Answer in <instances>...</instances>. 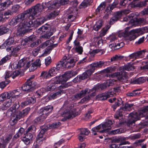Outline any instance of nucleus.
Instances as JSON below:
<instances>
[{"label": "nucleus", "mask_w": 148, "mask_h": 148, "mask_svg": "<svg viewBox=\"0 0 148 148\" xmlns=\"http://www.w3.org/2000/svg\"><path fill=\"white\" fill-rule=\"evenodd\" d=\"M59 112L63 117L61 121H65L73 119L78 115V112L67 101H65Z\"/></svg>", "instance_id": "nucleus-2"}, {"label": "nucleus", "mask_w": 148, "mask_h": 148, "mask_svg": "<svg viewBox=\"0 0 148 148\" xmlns=\"http://www.w3.org/2000/svg\"><path fill=\"white\" fill-rule=\"evenodd\" d=\"M134 16L133 13H132L128 16H126L123 19V21H128V24L131 23L132 25L134 22V21L133 20V18Z\"/></svg>", "instance_id": "nucleus-27"}, {"label": "nucleus", "mask_w": 148, "mask_h": 148, "mask_svg": "<svg viewBox=\"0 0 148 148\" xmlns=\"http://www.w3.org/2000/svg\"><path fill=\"white\" fill-rule=\"evenodd\" d=\"M40 76L43 78L46 79L51 78L49 72L45 71H43L41 72Z\"/></svg>", "instance_id": "nucleus-50"}, {"label": "nucleus", "mask_w": 148, "mask_h": 148, "mask_svg": "<svg viewBox=\"0 0 148 148\" xmlns=\"http://www.w3.org/2000/svg\"><path fill=\"white\" fill-rule=\"evenodd\" d=\"M33 138L32 134H28L27 135H25L22 140L26 145H27L30 143V141L32 140Z\"/></svg>", "instance_id": "nucleus-25"}, {"label": "nucleus", "mask_w": 148, "mask_h": 148, "mask_svg": "<svg viewBox=\"0 0 148 148\" xmlns=\"http://www.w3.org/2000/svg\"><path fill=\"white\" fill-rule=\"evenodd\" d=\"M93 72L90 69L87 70L82 75H79L81 76L82 80L86 79L90 77Z\"/></svg>", "instance_id": "nucleus-26"}, {"label": "nucleus", "mask_w": 148, "mask_h": 148, "mask_svg": "<svg viewBox=\"0 0 148 148\" xmlns=\"http://www.w3.org/2000/svg\"><path fill=\"white\" fill-rule=\"evenodd\" d=\"M145 81V77H141L132 81L131 83L133 84H141Z\"/></svg>", "instance_id": "nucleus-30"}, {"label": "nucleus", "mask_w": 148, "mask_h": 148, "mask_svg": "<svg viewBox=\"0 0 148 148\" xmlns=\"http://www.w3.org/2000/svg\"><path fill=\"white\" fill-rule=\"evenodd\" d=\"M48 29V27L45 26H42L40 28L37 30V32L38 33L40 34H42L43 32H47V31Z\"/></svg>", "instance_id": "nucleus-47"}, {"label": "nucleus", "mask_w": 148, "mask_h": 148, "mask_svg": "<svg viewBox=\"0 0 148 148\" xmlns=\"http://www.w3.org/2000/svg\"><path fill=\"white\" fill-rule=\"evenodd\" d=\"M53 33L51 32H47L44 35L41 36H40V38H44L45 39H48L50 38V37L53 35Z\"/></svg>", "instance_id": "nucleus-53"}, {"label": "nucleus", "mask_w": 148, "mask_h": 148, "mask_svg": "<svg viewBox=\"0 0 148 148\" xmlns=\"http://www.w3.org/2000/svg\"><path fill=\"white\" fill-rule=\"evenodd\" d=\"M37 87L36 82L28 81L21 87V89L23 91H28L32 88H36Z\"/></svg>", "instance_id": "nucleus-10"}, {"label": "nucleus", "mask_w": 148, "mask_h": 148, "mask_svg": "<svg viewBox=\"0 0 148 148\" xmlns=\"http://www.w3.org/2000/svg\"><path fill=\"white\" fill-rule=\"evenodd\" d=\"M46 131L47 129L45 128H43L41 130L36 138L37 143H41V142L42 140L43 135Z\"/></svg>", "instance_id": "nucleus-24"}, {"label": "nucleus", "mask_w": 148, "mask_h": 148, "mask_svg": "<svg viewBox=\"0 0 148 148\" xmlns=\"http://www.w3.org/2000/svg\"><path fill=\"white\" fill-rule=\"evenodd\" d=\"M47 20V18H46L44 17H40L38 18L35 22V23L38 25H39L43 24L44 22Z\"/></svg>", "instance_id": "nucleus-43"}, {"label": "nucleus", "mask_w": 148, "mask_h": 148, "mask_svg": "<svg viewBox=\"0 0 148 148\" xmlns=\"http://www.w3.org/2000/svg\"><path fill=\"white\" fill-rule=\"evenodd\" d=\"M11 56L10 55H7L3 58L0 61V65H1L5 63L8 60L10 59Z\"/></svg>", "instance_id": "nucleus-49"}, {"label": "nucleus", "mask_w": 148, "mask_h": 148, "mask_svg": "<svg viewBox=\"0 0 148 148\" xmlns=\"http://www.w3.org/2000/svg\"><path fill=\"white\" fill-rule=\"evenodd\" d=\"M42 10L41 5L38 4L32 8L29 9L24 12L28 19L30 21L33 19L35 17H36L40 15Z\"/></svg>", "instance_id": "nucleus-4"}, {"label": "nucleus", "mask_w": 148, "mask_h": 148, "mask_svg": "<svg viewBox=\"0 0 148 148\" xmlns=\"http://www.w3.org/2000/svg\"><path fill=\"white\" fill-rule=\"evenodd\" d=\"M52 47H48L45 50V51L42 54L43 56H47L48 54L50 53L51 52V50L53 48Z\"/></svg>", "instance_id": "nucleus-59"}, {"label": "nucleus", "mask_w": 148, "mask_h": 148, "mask_svg": "<svg viewBox=\"0 0 148 148\" xmlns=\"http://www.w3.org/2000/svg\"><path fill=\"white\" fill-rule=\"evenodd\" d=\"M69 0H60L59 1H54L55 5L56 6V8H58L61 5H63L66 4L68 3Z\"/></svg>", "instance_id": "nucleus-32"}, {"label": "nucleus", "mask_w": 148, "mask_h": 148, "mask_svg": "<svg viewBox=\"0 0 148 148\" xmlns=\"http://www.w3.org/2000/svg\"><path fill=\"white\" fill-rule=\"evenodd\" d=\"M64 142V140L63 139L60 140L57 143H56L54 144L55 148H57L59 147L60 145L62 144Z\"/></svg>", "instance_id": "nucleus-63"}, {"label": "nucleus", "mask_w": 148, "mask_h": 148, "mask_svg": "<svg viewBox=\"0 0 148 148\" xmlns=\"http://www.w3.org/2000/svg\"><path fill=\"white\" fill-rule=\"evenodd\" d=\"M29 110V109L26 108L23 110L22 111H19L18 112H16V114H13V116L11 117V125H13L15 124L21 117L27 115Z\"/></svg>", "instance_id": "nucleus-6"}, {"label": "nucleus", "mask_w": 148, "mask_h": 148, "mask_svg": "<svg viewBox=\"0 0 148 148\" xmlns=\"http://www.w3.org/2000/svg\"><path fill=\"white\" fill-rule=\"evenodd\" d=\"M134 69V66L130 64L124 66L123 68L124 70L128 71L132 70Z\"/></svg>", "instance_id": "nucleus-54"}, {"label": "nucleus", "mask_w": 148, "mask_h": 148, "mask_svg": "<svg viewBox=\"0 0 148 148\" xmlns=\"http://www.w3.org/2000/svg\"><path fill=\"white\" fill-rule=\"evenodd\" d=\"M55 3L54 1L42 3L41 6L42 9L48 8L49 9L52 10L56 8V6L55 5Z\"/></svg>", "instance_id": "nucleus-18"}, {"label": "nucleus", "mask_w": 148, "mask_h": 148, "mask_svg": "<svg viewBox=\"0 0 148 148\" xmlns=\"http://www.w3.org/2000/svg\"><path fill=\"white\" fill-rule=\"evenodd\" d=\"M113 94L114 92L112 91H108L98 95L96 96V98L99 100H105L108 98L113 97Z\"/></svg>", "instance_id": "nucleus-11"}, {"label": "nucleus", "mask_w": 148, "mask_h": 148, "mask_svg": "<svg viewBox=\"0 0 148 148\" xmlns=\"http://www.w3.org/2000/svg\"><path fill=\"white\" fill-rule=\"evenodd\" d=\"M73 43L75 51L80 54H82L83 49L82 47L80 45L79 42L76 40L74 41Z\"/></svg>", "instance_id": "nucleus-20"}, {"label": "nucleus", "mask_w": 148, "mask_h": 148, "mask_svg": "<svg viewBox=\"0 0 148 148\" xmlns=\"http://www.w3.org/2000/svg\"><path fill=\"white\" fill-rule=\"evenodd\" d=\"M19 92L17 90H15L12 91L5 92L0 95V102H3L6 99H9L19 95Z\"/></svg>", "instance_id": "nucleus-7"}, {"label": "nucleus", "mask_w": 148, "mask_h": 148, "mask_svg": "<svg viewBox=\"0 0 148 148\" xmlns=\"http://www.w3.org/2000/svg\"><path fill=\"white\" fill-rule=\"evenodd\" d=\"M36 39V36L34 35H31L25 38L24 39V41L25 43H29L34 41Z\"/></svg>", "instance_id": "nucleus-37"}, {"label": "nucleus", "mask_w": 148, "mask_h": 148, "mask_svg": "<svg viewBox=\"0 0 148 148\" xmlns=\"http://www.w3.org/2000/svg\"><path fill=\"white\" fill-rule=\"evenodd\" d=\"M12 71H7L5 72V79L8 78L10 77H12Z\"/></svg>", "instance_id": "nucleus-61"}, {"label": "nucleus", "mask_w": 148, "mask_h": 148, "mask_svg": "<svg viewBox=\"0 0 148 148\" xmlns=\"http://www.w3.org/2000/svg\"><path fill=\"white\" fill-rule=\"evenodd\" d=\"M130 32L135 34V35H136L137 37L143 33L142 30L140 28L132 30H131Z\"/></svg>", "instance_id": "nucleus-46"}, {"label": "nucleus", "mask_w": 148, "mask_h": 148, "mask_svg": "<svg viewBox=\"0 0 148 148\" xmlns=\"http://www.w3.org/2000/svg\"><path fill=\"white\" fill-rule=\"evenodd\" d=\"M76 17L75 16L72 15H69L68 17V21L69 22L74 21Z\"/></svg>", "instance_id": "nucleus-64"}, {"label": "nucleus", "mask_w": 148, "mask_h": 148, "mask_svg": "<svg viewBox=\"0 0 148 148\" xmlns=\"http://www.w3.org/2000/svg\"><path fill=\"white\" fill-rule=\"evenodd\" d=\"M121 14V12H117V14L112 17L110 19V23L111 24H113L115 21H117L119 19V18L120 17Z\"/></svg>", "instance_id": "nucleus-41"}, {"label": "nucleus", "mask_w": 148, "mask_h": 148, "mask_svg": "<svg viewBox=\"0 0 148 148\" xmlns=\"http://www.w3.org/2000/svg\"><path fill=\"white\" fill-rule=\"evenodd\" d=\"M53 109V107L51 106H48L44 107L42 109V112L46 113L48 115L51 112Z\"/></svg>", "instance_id": "nucleus-36"}, {"label": "nucleus", "mask_w": 148, "mask_h": 148, "mask_svg": "<svg viewBox=\"0 0 148 148\" xmlns=\"http://www.w3.org/2000/svg\"><path fill=\"white\" fill-rule=\"evenodd\" d=\"M111 120H109L104 124H100L92 128V133L95 135L98 134V133H103L106 130L110 129V126L112 124Z\"/></svg>", "instance_id": "nucleus-5"}, {"label": "nucleus", "mask_w": 148, "mask_h": 148, "mask_svg": "<svg viewBox=\"0 0 148 148\" xmlns=\"http://www.w3.org/2000/svg\"><path fill=\"white\" fill-rule=\"evenodd\" d=\"M107 62H105L100 61L98 62L93 63L90 65V69L93 72L96 69L101 68L105 64V63Z\"/></svg>", "instance_id": "nucleus-13"}, {"label": "nucleus", "mask_w": 148, "mask_h": 148, "mask_svg": "<svg viewBox=\"0 0 148 148\" xmlns=\"http://www.w3.org/2000/svg\"><path fill=\"white\" fill-rule=\"evenodd\" d=\"M103 25V21L101 20H99L96 22L93 27V29L96 31H98L101 28Z\"/></svg>", "instance_id": "nucleus-31"}, {"label": "nucleus", "mask_w": 148, "mask_h": 148, "mask_svg": "<svg viewBox=\"0 0 148 148\" xmlns=\"http://www.w3.org/2000/svg\"><path fill=\"white\" fill-rule=\"evenodd\" d=\"M66 82H63L62 84H61V85L58 87V90H62L65 88H67L69 86H70L72 85V83L70 82L66 83Z\"/></svg>", "instance_id": "nucleus-40"}, {"label": "nucleus", "mask_w": 148, "mask_h": 148, "mask_svg": "<svg viewBox=\"0 0 148 148\" xmlns=\"http://www.w3.org/2000/svg\"><path fill=\"white\" fill-rule=\"evenodd\" d=\"M19 106L20 105L18 102L16 103L12 107L8 110L7 112L8 114H10L11 117H12L13 116V114H16V112L19 111L17 109Z\"/></svg>", "instance_id": "nucleus-17"}, {"label": "nucleus", "mask_w": 148, "mask_h": 148, "mask_svg": "<svg viewBox=\"0 0 148 148\" xmlns=\"http://www.w3.org/2000/svg\"><path fill=\"white\" fill-rule=\"evenodd\" d=\"M115 81L114 79L108 80L103 83L99 85V87L101 89H104L114 84V82Z\"/></svg>", "instance_id": "nucleus-22"}, {"label": "nucleus", "mask_w": 148, "mask_h": 148, "mask_svg": "<svg viewBox=\"0 0 148 148\" xmlns=\"http://www.w3.org/2000/svg\"><path fill=\"white\" fill-rule=\"evenodd\" d=\"M138 90H134L132 92L127 93V95L129 97H133L138 96L140 93V92H137Z\"/></svg>", "instance_id": "nucleus-48"}, {"label": "nucleus", "mask_w": 148, "mask_h": 148, "mask_svg": "<svg viewBox=\"0 0 148 148\" xmlns=\"http://www.w3.org/2000/svg\"><path fill=\"white\" fill-rule=\"evenodd\" d=\"M50 42V40H47L44 42L39 47L40 48H44L47 46H48V47H54L56 46L57 45V44H52Z\"/></svg>", "instance_id": "nucleus-29"}, {"label": "nucleus", "mask_w": 148, "mask_h": 148, "mask_svg": "<svg viewBox=\"0 0 148 148\" xmlns=\"http://www.w3.org/2000/svg\"><path fill=\"white\" fill-rule=\"evenodd\" d=\"M148 2V0H146L143 1L139 2L136 4H135L134 6H135L141 7L146 5V2Z\"/></svg>", "instance_id": "nucleus-51"}, {"label": "nucleus", "mask_w": 148, "mask_h": 148, "mask_svg": "<svg viewBox=\"0 0 148 148\" xmlns=\"http://www.w3.org/2000/svg\"><path fill=\"white\" fill-rule=\"evenodd\" d=\"M24 12L13 18L9 23L10 25L14 26L18 24L17 31L18 35L22 36L29 31V28L32 26V22L28 19Z\"/></svg>", "instance_id": "nucleus-1"}, {"label": "nucleus", "mask_w": 148, "mask_h": 148, "mask_svg": "<svg viewBox=\"0 0 148 148\" xmlns=\"http://www.w3.org/2000/svg\"><path fill=\"white\" fill-rule=\"evenodd\" d=\"M49 74L50 76L51 77L52 76L56 75L58 72V71L56 69V68L54 67L49 70L48 71Z\"/></svg>", "instance_id": "nucleus-44"}, {"label": "nucleus", "mask_w": 148, "mask_h": 148, "mask_svg": "<svg viewBox=\"0 0 148 148\" xmlns=\"http://www.w3.org/2000/svg\"><path fill=\"white\" fill-rule=\"evenodd\" d=\"M14 39L13 37H10L7 39L3 44V45L6 47V46H10L14 42Z\"/></svg>", "instance_id": "nucleus-38"}, {"label": "nucleus", "mask_w": 148, "mask_h": 148, "mask_svg": "<svg viewBox=\"0 0 148 148\" xmlns=\"http://www.w3.org/2000/svg\"><path fill=\"white\" fill-rule=\"evenodd\" d=\"M10 81L8 79L6 80L4 82H1L0 83V87L2 89H3L10 82Z\"/></svg>", "instance_id": "nucleus-57"}, {"label": "nucleus", "mask_w": 148, "mask_h": 148, "mask_svg": "<svg viewBox=\"0 0 148 148\" xmlns=\"http://www.w3.org/2000/svg\"><path fill=\"white\" fill-rule=\"evenodd\" d=\"M92 91V90H89L88 88H86L84 90H82L79 92L76 93L73 97L74 99L77 100L80 99L87 94Z\"/></svg>", "instance_id": "nucleus-14"}, {"label": "nucleus", "mask_w": 148, "mask_h": 148, "mask_svg": "<svg viewBox=\"0 0 148 148\" xmlns=\"http://www.w3.org/2000/svg\"><path fill=\"white\" fill-rule=\"evenodd\" d=\"M112 75L117 77L118 79L123 83L127 81V77L126 75H120V73L119 72L115 73H113Z\"/></svg>", "instance_id": "nucleus-21"}, {"label": "nucleus", "mask_w": 148, "mask_h": 148, "mask_svg": "<svg viewBox=\"0 0 148 148\" xmlns=\"http://www.w3.org/2000/svg\"><path fill=\"white\" fill-rule=\"evenodd\" d=\"M111 26L110 25H106L104 27L100 32L99 36L100 37H103L106 34L108 30L110 28Z\"/></svg>", "instance_id": "nucleus-35"}, {"label": "nucleus", "mask_w": 148, "mask_h": 148, "mask_svg": "<svg viewBox=\"0 0 148 148\" xmlns=\"http://www.w3.org/2000/svg\"><path fill=\"white\" fill-rule=\"evenodd\" d=\"M11 3L10 0H7L4 3L0 4V11H2L6 8V7L10 5Z\"/></svg>", "instance_id": "nucleus-34"}, {"label": "nucleus", "mask_w": 148, "mask_h": 148, "mask_svg": "<svg viewBox=\"0 0 148 148\" xmlns=\"http://www.w3.org/2000/svg\"><path fill=\"white\" fill-rule=\"evenodd\" d=\"M8 100L6 101L4 104V106L6 108L9 107L12 104V100L9 99Z\"/></svg>", "instance_id": "nucleus-62"}, {"label": "nucleus", "mask_w": 148, "mask_h": 148, "mask_svg": "<svg viewBox=\"0 0 148 148\" xmlns=\"http://www.w3.org/2000/svg\"><path fill=\"white\" fill-rule=\"evenodd\" d=\"M89 133V131L87 129L82 128L80 130V134L84 136L87 135Z\"/></svg>", "instance_id": "nucleus-52"}, {"label": "nucleus", "mask_w": 148, "mask_h": 148, "mask_svg": "<svg viewBox=\"0 0 148 148\" xmlns=\"http://www.w3.org/2000/svg\"><path fill=\"white\" fill-rule=\"evenodd\" d=\"M77 74L76 72L68 71L65 73L64 74L61 76H58L57 77H59V80L61 82V84H62L63 82H66L67 80L72 77L73 75V74Z\"/></svg>", "instance_id": "nucleus-9"}, {"label": "nucleus", "mask_w": 148, "mask_h": 148, "mask_svg": "<svg viewBox=\"0 0 148 148\" xmlns=\"http://www.w3.org/2000/svg\"><path fill=\"white\" fill-rule=\"evenodd\" d=\"M75 62L74 59L70 58L69 55L67 54L63 57L61 61L58 62L56 66L55 67L58 71L61 69L73 67L75 65Z\"/></svg>", "instance_id": "nucleus-3"}, {"label": "nucleus", "mask_w": 148, "mask_h": 148, "mask_svg": "<svg viewBox=\"0 0 148 148\" xmlns=\"http://www.w3.org/2000/svg\"><path fill=\"white\" fill-rule=\"evenodd\" d=\"M12 138V136L11 135H9L7 136L4 140H3V146L7 145L9 143L10 140Z\"/></svg>", "instance_id": "nucleus-56"}, {"label": "nucleus", "mask_w": 148, "mask_h": 148, "mask_svg": "<svg viewBox=\"0 0 148 148\" xmlns=\"http://www.w3.org/2000/svg\"><path fill=\"white\" fill-rule=\"evenodd\" d=\"M26 63V60L23 58L18 62V64L16 62H14L11 65V68L14 69L20 68L23 66Z\"/></svg>", "instance_id": "nucleus-16"}, {"label": "nucleus", "mask_w": 148, "mask_h": 148, "mask_svg": "<svg viewBox=\"0 0 148 148\" xmlns=\"http://www.w3.org/2000/svg\"><path fill=\"white\" fill-rule=\"evenodd\" d=\"M106 6L105 3L104 2H103L101 3L100 5L96 9V11L98 12H100V11H102L104 9Z\"/></svg>", "instance_id": "nucleus-55"}, {"label": "nucleus", "mask_w": 148, "mask_h": 148, "mask_svg": "<svg viewBox=\"0 0 148 148\" xmlns=\"http://www.w3.org/2000/svg\"><path fill=\"white\" fill-rule=\"evenodd\" d=\"M141 111H139L138 113L133 112L130 113L129 116L130 117V119L129 120V122L131 124L134 123L135 121L139 120L141 117L144 116L143 114L140 113Z\"/></svg>", "instance_id": "nucleus-8"}, {"label": "nucleus", "mask_w": 148, "mask_h": 148, "mask_svg": "<svg viewBox=\"0 0 148 148\" xmlns=\"http://www.w3.org/2000/svg\"><path fill=\"white\" fill-rule=\"evenodd\" d=\"M59 91L53 94H51L50 95V99H54L57 98L58 97L60 96L64 92V91L62 90H59Z\"/></svg>", "instance_id": "nucleus-33"}, {"label": "nucleus", "mask_w": 148, "mask_h": 148, "mask_svg": "<svg viewBox=\"0 0 148 148\" xmlns=\"http://www.w3.org/2000/svg\"><path fill=\"white\" fill-rule=\"evenodd\" d=\"M19 50L20 48L18 47H11L6 49L7 51L11 53V54L12 55L15 57L17 56V53Z\"/></svg>", "instance_id": "nucleus-19"}, {"label": "nucleus", "mask_w": 148, "mask_h": 148, "mask_svg": "<svg viewBox=\"0 0 148 148\" xmlns=\"http://www.w3.org/2000/svg\"><path fill=\"white\" fill-rule=\"evenodd\" d=\"M36 128L34 125L30 126L26 130L25 135H27L28 134H32V133H34L36 131Z\"/></svg>", "instance_id": "nucleus-39"}, {"label": "nucleus", "mask_w": 148, "mask_h": 148, "mask_svg": "<svg viewBox=\"0 0 148 148\" xmlns=\"http://www.w3.org/2000/svg\"><path fill=\"white\" fill-rule=\"evenodd\" d=\"M61 123L60 122H57L53 123L49 126L50 128L53 129L59 127Z\"/></svg>", "instance_id": "nucleus-60"}, {"label": "nucleus", "mask_w": 148, "mask_h": 148, "mask_svg": "<svg viewBox=\"0 0 148 148\" xmlns=\"http://www.w3.org/2000/svg\"><path fill=\"white\" fill-rule=\"evenodd\" d=\"M145 51L144 50L137 51L130 55L128 58L132 61H134L137 59L140 56H142L143 53H145Z\"/></svg>", "instance_id": "nucleus-15"}, {"label": "nucleus", "mask_w": 148, "mask_h": 148, "mask_svg": "<svg viewBox=\"0 0 148 148\" xmlns=\"http://www.w3.org/2000/svg\"><path fill=\"white\" fill-rule=\"evenodd\" d=\"M9 29L6 27L2 25L0 26V36L6 33L9 31Z\"/></svg>", "instance_id": "nucleus-45"}, {"label": "nucleus", "mask_w": 148, "mask_h": 148, "mask_svg": "<svg viewBox=\"0 0 148 148\" xmlns=\"http://www.w3.org/2000/svg\"><path fill=\"white\" fill-rule=\"evenodd\" d=\"M35 101L36 100L34 98L30 97L28 98L25 101L22 102L21 104V106L22 107H24L29 104L34 103Z\"/></svg>", "instance_id": "nucleus-23"}, {"label": "nucleus", "mask_w": 148, "mask_h": 148, "mask_svg": "<svg viewBox=\"0 0 148 148\" xmlns=\"http://www.w3.org/2000/svg\"><path fill=\"white\" fill-rule=\"evenodd\" d=\"M26 66L27 67H29V70L30 72L34 71L37 68V67L33 63H32L29 62H28L27 63Z\"/></svg>", "instance_id": "nucleus-42"}, {"label": "nucleus", "mask_w": 148, "mask_h": 148, "mask_svg": "<svg viewBox=\"0 0 148 148\" xmlns=\"http://www.w3.org/2000/svg\"><path fill=\"white\" fill-rule=\"evenodd\" d=\"M59 13V11L58 10H54L50 12L47 15V19L49 20L54 18Z\"/></svg>", "instance_id": "nucleus-28"}, {"label": "nucleus", "mask_w": 148, "mask_h": 148, "mask_svg": "<svg viewBox=\"0 0 148 148\" xmlns=\"http://www.w3.org/2000/svg\"><path fill=\"white\" fill-rule=\"evenodd\" d=\"M123 57L119 55H116L115 56H113L111 59V61H113L120 60Z\"/></svg>", "instance_id": "nucleus-58"}, {"label": "nucleus", "mask_w": 148, "mask_h": 148, "mask_svg": "<svg viewBox=\"0 0 148 148\" xmlns=\"http://www.w3.org/2000/svg\"><path fill=\"white\" fill-rule=\"evenodd\" d=\"M60 78L59 77H56L53 79L54 82L47 87V91L53 90L57 87L58 84L61 83V82L59 80Z\"/></svg>", "instance_id": "nucleus-12"}]
</instances>
